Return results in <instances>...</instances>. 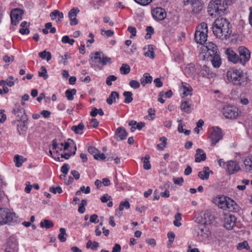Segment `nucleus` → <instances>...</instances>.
<instances>
[{
    "mask_svg": "<svg viewBox=\"0 0 252 252\" xmlns=\"http://www.w3.org/2000/svg\"><path fill=\"white\" fill-rule=\"evenodd\" d=\"M69 168V165L67 163H65L62 166L61 168V171L63 174L67 175Z\"/></svg>",
    "mask_w": 252,
    "mask_h": 252,
    "instance_id": "obj_55",
    "label": "nucleus"
},
{
    "mask_svg": "<svg viewBox=\"0 0 252 252\" xmlns=\"http://www.w3.org/2000/svg\"><path fill=\"white\" fill-rule=\"evenodd\" d=\"M173 182H174V184H175L181 185L184 182V179L182 177L174 178Z\"/></svg>",
    "mask_w": 252,
    "mask_h": 252,
    "instance_id": "obj_62",
    "label": "nucleus"
},
{
    "mask_svg": "<svg viewBox=\"0 0 252 252\" xmlns=\"http://www.w3.org/2000/svg\"><path fill=\"white\" fill-rule=\"evenodd\" d=\"M153 81V77L150 75L148 73H145L143 75V77L141 78V84L144 86L146 84L151 83Z\"/></svg>",
    "mask_w": 252,
    "mask_h": 252,
    "instance_id": "obj_30",
    "label": "nucleus"
},
{
    "mask_svg": "<svg viewBox=\"0 0 252 252\" xmlns=\"http://www.w3.org/2000/svg\"><path fill=\"white\" fill-rule=\"evenodd\" d=\"M244 164V170L246 172L252 173V154L245 158Z\"/></svg>",
    "mask_w": 252,
    "mask_h": 252,
    "instance_id": "obj_21",
    "label": "nucleus"
},
{
    "mask_svg": "<svg viewBox=\"0 0 252 252\" xmlns=\"http://www.w3.org/2000/svg\"><path fill=\"white\" fill-rule=\"evenodd\" d=\"M117 77L115 75H110L106 78V84L108 86H111L112 85V81H114L117 80Z\"/></svg>",
    "mask_w": 252,
    "mask_h": 252,
    "instance_id": "obj_52",
    "label": "nucleus"
},
{
    "mask_svg": "<svg viewBox=\"0 0 252 252\" xmlns=\"http://www.w3.org/2000/svg\"><path fill=\"white\" fill-rule=\"evenodd\" d=\"M121 250V246L118 244H116L113 248L112 252H120Z\"/></svg>",
    "mask_w": 252,
    "mask_h": 252,
    "instance_id": "obj_64",
    "label": "nucleus"
},
{
    "mask_svg": "<svg viewBox=\"0 0 252 252\" xmlns=\"http://www.w3.org/2000/svg\"><path fill=\"white\" fill-rule=\"evenodd\" d=\"M90 221L91 222L93 223H97L99 221V220L98 219V216L96 214L92 215L90 217Z\"/></svg>",
    "mask_w": 252,
    "mask_h": 252,
    "instance_id": "obj_61",
    "label": "nucleus"
},
{
    "mask_svg": "<svg viewBox=\"0 0 252 252\" xmlns=\"http://www.w3.org/2000/svg\"><path fill=\"white\" fill-rule=\"evenodd\" d=\"M239 61L242 64L248 62L251 57L250 51L245 47L241 46L238 48Z\"/></svg>",
    "mask_w": 252,
    "mask_h": 252,
    "instance_id": "obj_8",
    "label": "nucleus"
},
{
    "mask_svg": "<svg viewBox=\"0 0 252 252\" xmlns=\"http://www.w3.org/2000/svg\"><path fill=\"white\" fill-rule=\"evenodd\" d=\"M62 41L64 43H68L72 45L74 43L75 40L73 39H70L68 36L65 35L63 37Z\"/></svg>",
    "mask_w": 252,
    "mask_h": 252,
    "instance_id": "obj_49",
    "label": "nucleus"
},
{
    "mask_svg": "<svg viewBox=\"0 0 252 252\" xmlns=\"http://www.w3.org/2000/svg\"><path fill=\"white\" fill-rule=\"evenodd\" d=\"M214 203L219 208L229 212H237L239 210V207L233 200L224 195L214 198Z\"/></svg>",
    "mask_w": 252,
    "mask_h": 252,
    "instance_id": "obj_2",
    "label": "nucleus"
},
{
    "mask_svg": "<svg viewBox=\"0 0 252 252\" xmlns=\"http://www.w3.org/2000/svg\"><path fill=\"white\" fill-rule=\"evenodd\" d=\"M119 94L116 92H112L109 96L107 98L106 102L109 104L111 105L114 102L116 101V98H119Z\"/></svg>",
    "mask_w": 252,
    "mask_h": 252,
    "instance_id": "obj_29",
    "label": "nucleus"
},
{
    "mask_svg": "<svg viewBox=\"0 0 252 252\" xmlns=\"http://www.w3.org/2000/svg\"><path fill=\"white\" fill-rule=\"evenodd\" d=\"M135 2L142 5H146L150 3L152 0H134Z\"/></svg>",
    "mask_w": 252,
    "mask_h": 252,
    "instance_id": "obj_58",
    "label": "nucleus"
},
{
    "mask_svg": "<svg viewBox=\"0 0 252 252\" xmlns=\"http://www.w3.org/2000/svg\"><path fill=\"white\" fill-rule=\"evenodd\" d=\"M112 199V197L111 196L108 195V194H104L101 198L100 200L103 203H106L108 201Z\"/></svg>",
    "mask_w": 252,
    "mask_h": 252,
    "instance_id": "obj_56",
    "label": "nucleus"
},
{
    "mask_svg": "<svg viewBox=\"0 0 252 252\" xmlns=\"http://www.w3.org/2000/svg\"><path fill=\"white\" fill-rule=\"evenodd\" d=\"M30 25V23H27L26 21H24L21 23V26L22 27L20 30L19 32L22 34H28L30 32L29 29L27 28L28 26H29Z\"/></svg>",
    "mask_w": 252,
    "mask_h": 252,
    "instance_id": "obj_33",
    "label": "nucleus"
},
{
    "mask_svg": "<svg viewBox=\"0 0 252 252\" xmlns=\"http://www.w3.org/2000/svg\"><path fill=\"white\" fill-rule=\"evenodd\" d=\"M129 85L132 88L134 89H138L140 86L139 82L138 81L135 80H131L129 82Z\"/></svg>",
    "mask_w": 252,
    "mask_h": 252,
    "instance_id": "obj_51",
    "label": "nucleus"
},
{
    "mask_svg": "<svg viewBox=\"0 0 252 252\" xmlns=\"http://www.w3.org/2000/svg\"><path fill=\"white\" fill-rule=\"evenodd\" d=\"M24 11L19 9H14L11 12L10 17L11 24L16 25L22 20Z\"/></svg>",
    "mask_w": 252,
    "mask_h": 252,
    "instance_id": "obj_10",
    "label": "nucleus"
},
{
    "mask_svg": "<svg viewBox=\"0 0 252 252\" xmlns=\"http://www.w3.org/2000/svg\"><path fill=\"white\" fill-rule=\"evenodd\" d=\"M12 113L18 118V121L22 120L24 114H25V110L23 108L20 107L16 106L13 110Z\"/></svg>",
    "mask_w": 252,
    "mask_h": 252,
    "instance_id": "obj_25",
    "label": "nucleus"
},
{
    "mask_svg": "<svg viewBox=\"0 0 252 252\" xmlns=\"http://www.w3.org/2000/svg\"><path fill=\"white\" fill-rule=\"evenodd\" d=\"M79 12L78 8H73L69 12L68 17L70 21L71 25H76L78 24V20L76 18L77 14Z\"/></svg>",
    "mask_w": 252,
    "mask_h": 252,
    "instance_id": "obj_16",
    "label": "nucleus"
},
{
    "mask_svg": "<svg viewBox=\"0 0 252 252\" xmlns=\"http://www.w3.org/2000/svg\"><path fill=\"white\" fill-rule=\"evenodd\" d=\"M200 32H204L208 33V27L206 23L203 22L201 23L197 27V30Z\"/></svg>",
    "mask_w": 252,
    "mask_h": 252,
    "instance_id": "obj_45",
    "label": "nucleus"
},
{
    "mask_svg": "<svg viewBox=\"0 0 252 252\" xmlns=\"http://www.w3.org/2000/svg\"><path fill=\"white\" fill-rule=\"evenodd\" d=\"M200 75L207 78H213L216 76V74L212 72L206 65H203L200 72Z\"/></svg>",
    "mask_w": 252,
    "mask_h": 252,
    "instance_id": "obj_17",
    "label": "nucleus"
},
{
    "mask_svg": "<svg viewBox=\"0 0 252 252\" xmlns=\"http://www.w3.org/2000/svg\"><path fill=\"white\" fill-rule=\"evenodd\" d=\"M15 162V165L17 167H19L22 165V163L27 160L26 158H24L23 156L19 155H15L14 159Z\"/></svg>",
    "mask_w": 252,
    "mask_h": 252,
    "instance_id": "obj_32",
    "label": "nucleus"
},
{
    "mask_svg": "<svg viewBox=\"0 0 252 252\" xmlns=\"http://www.w3.org/2000/svg\"><path fill=\"white\" fill-rule=\"evenodd\" d=\"M38 55L40 58L43 60L46 59L47 62H49L52 58L51 53L46 50L40 52Z\"/></svg>",
    "mask_w": 252,
    "mask_h": 252,
    "instance_id": "obj_36",
    "label": "nucleus"
},
{
    "mask_svg": "<svg viewBox=\"0 0 252 252\" xmlns=\"http://www.w3.org/2000/svg\"><path fill=\"white\" fill-rule=\"evenodd\" d=\"M185 4L190 3L192 5V12L195 14L200 13L203 8L201 0H185Z\"/></svg>",
    "mask_w": 252,
    "mask_h": 252,
    "instance_id": "obj_11",
    "label": "nucleus"
},
{
    "mask_svg": "<svg viewBox=\"0 0 252 252\" xmlns=\"http://www.w3.org/2000/svg\"><path fill=\"white\" fill-rule=\"evenodd\" d=\"M213 174V171L210 170L208 166H205L203 171H200L198 173V176L203 180H207L209 177V174Z\"/></svg>",
    "mask_w": 252,
    "mask_h": 252,
    "instance_id": "obj_23",
    "label": "nucleus"
},
{
    "mask_svg": "<svg viewBox=\"0 0 252 252\" xmlns=\"http://www.w3.org/2000/svg\"><path fill=\"white\" fill-rule=\"evenodd\" d=\"M146 31L147 33L145 35V38L147 39H149L151 38V34H153L154 32V29L151 26H148L146 28Z\"/></svg>",
    "mask_w": 252,
    "mask_h": 252,
    "instance_id": "obj_47",
    "label": "nucleus"
},
{
    "mask_svg": "<svg viewBox=\"0 0 252 252\" xmlns=\"http://www.w3.org/2000/svg\"><path fill=\"white\" fill-rule=\"evenodd\" d=\"M185 71L186 73L189 75H193L194 72L193 65L192 64L188 65L185 68Z\"/></svg>",
    "mask_w": 252,
    "mask_h": 252,
    "instance_id": "obj_48",
    "label": "nucleus"
},
{
    "mask_svg": "<svg viewBox=\"0 0 252 252\" xmlns=\"http://www.w3.org/2000/svg\"><path fill=\"white\" fill-rule=\"evenodd\" d=\"M130 67L126 63H124L120 68V71L122 74L126 75L130 72Z\"/></svg>",
    "mask_w": 252,
    "mask_h": 252,
    "instance_id": "obj_38",
    "label": "nucleus"
},
{
    "mask_svg": "<svg viewBox=\"0 0 252 252\" xmlns=\"http://www.w3.org/2000/svg\"><path fill=\"white\" fill-rule=\"evenodd\" d=\"M210 56L213 57L211 60L213 65L215 67H219L221 64V60L219 55L217 53L215 54V55H212V56Z\"/></svg>",
    "mask_w": 252,
    "mask_h": 252,
    "instance_id": "obj_27",
    "label": "nucleus"
},
{
    "mask_svg": "<svg viewBox=\"0 0 252 252\" xmlns=\"http://www.w3.org/2000/svg\"><path fill=\"white\" fill-rule=\"evenodd\" d=\"M154 82L155 84V86L157 88H160L162 86L163 83L161 81L160 78H157L155 79L154 81Z\"/></svg>",
    "mask_w": 252,
    "mask_h": 252,
    "instance_id": "obj_63",
    "label": "nucleus"
},
{
    "mask_svg": "<svg viewBox=\"0 0 252 252\" xmlns=\"http://www.w3.org/2000/svg\"><path fill=\"white\" fill-rule=\"evenodd\" d=\"M196 229L198 236L202 241H205L211 236V232L204 224L198 225Z\"/></svg>",
    "mask_w": 252,
    "mask_h": 252,
    "instance_id": "obj_9",
    "label": "nucleus"
},
{
    "mask_svg": "<svg viewBox=\"0 0 252 252\" xmlns=\"http://www.w3.org/2000/svg\"><path fill=\"white\" fill-rule=\"evenodd\" d=\"M127 135V132L123 127H119L116 130L115 136L117 139L119 138L121 140H124L126 139Z\"/></svg>",
    "mask_w": 252,
    "mask_h": 252,
    "instance_id": "obj_22",
    "label": "nucleus"
},
{
    "mask_svg": "<svg viewBox=\"0 0 252 252\" xmlns=\"http://www.w3.org/2000/svg\"><path fill=\"white\" fill-rule=\"evenodd\" d=\"M88 150L89 153H90L92 155H93L94 156V154H97V153L99 152L98 149H97L96 148L93 146H90L88 148Z\"/></svg>",
    "mask_w": 252,
    "mask_h": 252,
    "instance_id": "obj_57",
    "label": "nucleus"
},
{
    "mask_svg": "<svg viewBox=\"0 0 252 252\" xmlns=\"http://www.w3.org/2000/svg\"><path fill=\"white\" fill-rule=\"evenodd\" d=\"M181 87L183 89V94L185 96H187L188 95H191L190 93L192 91V89L191 87L188 84L184 82H182V86Z\"/></svg>",
    "mask_w": 252,
    "mask_h": 252,
    "instance_id": "obj_31",
    "label": "nucleus"
},
{
    "mask_svg": "<svg viewBox=\"0 0 252 252\" xmlns=\"http://www.w3.org/2000/svg\"><path fill=\"white\" fill-rule=\"evenodd\" d=\"M40 225L41 227H44L46 229H48L53 227L54 224L50 220H44L40 222Z\"/></svg>",
    "mask_w": 252,
    "mask_h": 252,
    "instance_id": "obj_39",
    "label": "nucleus"
},
{
    "mask_svg": "<svg viewBox=\"0 0 252 252\" xmlns=\"http://www.w3.org/2000/svg\"><path fill=\"white\" fill-rule=\"evenodd\" d=\"M194 39L197 43L203 44L207 39V33L196 30L194 34Z\"/></svg>",
    "mask_w": 252,
    "mask_h": 252,
    "instance_id": "obj_14",
    "label": "nucleus"
},
{
    "mask_svg": "<svg viewBox=\"0 0 252 252\" xmlns=\"http://www.w3.org/2000/svg\"><path fill=\"white\" fill-rule=\"evenodd\" d=\"M206 48L207 49V54L210 56L215 55V54L218 53L217 46L212 42L208 43V44L206 46Z\"/></svg>",
    "mask_w": 252,
    "mask_h": 252,
    "instance_id": "obj_26",
    "label": "nucleus"
},
{
    "mask_svg": "<svg viewBox=\"0 0 252 252\" xmlns=\"http://www.w3.org/2000/svg\"><path fill=\"white\" fill-rule=\"evenodd\" d=\"M41 69L42 71L38 72V76L43 77L44 79H46L48 77V75L47 74L46 69L43 66H41Z\"/></svg>",
    "mask_w": 252,
    "mask_h": 252,
    "instance_id": "obj_50",
    "label": "nucleus"
},
{
    "mask_svg": "<svg viewBox=\"0 0 252 252\" xmlns=\"http://www.w3.org/2000/svg\"><path fill=\"white\" fill-rule=\"evenodd\" d=\"M150 156L146 155L145 157L141 158L142 161L144 163L143 167L145 170H149L151 168V165L149 161Z\"/></svg>",
    "mask_w": 252,
    "mask_h": 252,
    "instance_id": "obj_34",
    "label": "nucleus"
},
{
    "mask_svg": "<svg viewBox=\"0 0 252 252\" xmlns=\"http://www.w3.org/2000/svg\"><path fill=\"white\" fill-rule=\"evenodd\" d=\"M213 33L219 38L227 39L232 34V26L225 18H218L212 25Z\"/></svg>",
    "mask_w": 252,
    "mask_h": 252,
    "instance_id": "obj_1",
    "label": "nucleus"
},
{
    "mask_svg": "<svg viewBox=\"0 0 252 252\" xmlns=\"http://www.w3.org/2000/svg\"><path fill=\"white\" fill-rule=\"evenodd\" d=\"M227 79L235 85L240 86L247 82V76L241 70L231 68L226 74Z\"/></svg>",
    "mask_w": 252,
    "mask_h": 252,
    "instance_id": "obj_3",
    "label": "nucleus"
},
{
    "mask_svg": "<svg viewBox=\"0 0 252 252\" xmlns=\"http://www.w3.org/2000/svg\"><path fill=\"white\" fill-rule=\"evenodd\" d=\"M236 220V217L233 215H230L225 219L224 226L227 229H231L235 226Z\"/></svg>",
    "mask_w": 252,
    "mask_h": 252,
    "instance_id": "obj_15",
    "label": "nucleus"
},
{
    "mask_svg": "<svg viewBox=\"0 0 252 252\" xmlns=\"http://www.w3.org/2000/svg\"><path fill=\"white\" fill-rule=\"evenodd\" d=\"M124 207H125L126 209L130 208V204L128 201L126 200L125 201H122L120 203L119 207V210L122 211L124 209Z\"/></svg>",
    "mask_w": 252,
    "mask_h": 252,
    "instance_id": "obj_44",
    "label": "nucleus"
},
{
    "mask_svg": "<svg viewBox=\"0 0 252 252\" xmlns=\"http://www.w3.org/2000/svg\"><path fill=\"white\" fill-rule=\"evenodd\" d=\"M227 8V5L221 0H212L208 4V12L212 16L214 12L218 14H223Z\"/></svg>",
    "mask_w": 252,
    "mask_h": 252,
    "instance_id": "obj_4",
    "label": "nucleus"
},
{
    "mask_svg": "<svg viewBox=\"0 0 252 252\" xmlns=\"http://www.w3.org/2000/svg\"><path fill=\"white\" fill-rule=\"evenodd\" d=\"M60 231V233L58 235V238L61 242H64L66 240V238L64 237L65 235H66L65 229L64 228H61Z\"/></svg>",
    "mask_w": 252,
    "mask_h": 252,
    "instance_id": "obj_42",
    "label": "nucleus"
},
{
    "mask_svg": "<svg viewBox=\"0 0 252 252\" xmlns=\"http://www.w3.org/2000/svg\"><path fill=\"white\" fill-rule=\"evenodd\" d=\"M13 214L6 208H0V225L7 223L13 220Z\"/></svg>",
    "mask_w": 252,
    "mask_h": 252,
    "instance_id": "obj_7",
    "label": "nucleus"
},
{
    "mask_svg": "<svg viewBox=\"0 0 252 252\" xmlns=\"http://www.w3.org/2000/svg\"><path fill=\"white\" fill-rule=\"evenodd\" d=\"M76 93V90L75 89L72 90H67L66 91L65 94V95L68 100L73 99V95Z\"/></svg>",
    "mask_w": 252,
    "mask_h": 252,
    "instance_id": "obj_40",
    "label": "nucleus"
},
{
    "mask_svg": "<svg viewBox=\"0 0 252 252\" xmlns=\"http://www.w3.org/2000/svg\"><path fill=\"white\" fill-rule=\"evenodd\" d=\"M91 60L93 62L95 63H98L102 66L112 63L111 58L105 56L104 54L101 52H95L94 53V56L92 57Z\"/></svg>",
    "mask_w": 252,
    "mask_h": 252,
    "instance_id": "obj_6",
    "label": "nucleus"
},
{
    "mask_svg": "<svg viewBox=\"0 0 252 252\" xmlns=\"http://www.w3.org/2000/svg\"><path fill=\"white\" fill-rule=\"evenodd\" d=\"M228 171L229 174H233L240 170L238 164L234 161H230L227 164Z\"/></svg>",
    "mask_w": 252,
    "mask_h": 252,
    "instance_id": "obj_20",
    "label": "nucleus"
},
{
    "mask_svg": "<svg viewBox=\"0 0 252 252\" xmlns=\"http://www.w3.org/2000/svg\"><path fill=\"white\" fill-rule=\"evenodd\" d=\"M222 114L226 119H234L239 116L238 108L234 105L225 106L222 111Z\"/></svg>",
    "mask_w": 252,
    "mask_h": 252,
    "instance_id": "obj_5",
    "label": "nucleus"
},
{
    "mask_svg": "<svg viewBox=\"0 0 252 252\" xmlns=\"http://www.w3.org/2000/svg\"><path fill=\"white\" fill-rule=\"evenodd\" d=\"M84 128V125L83 123H80L78 126H73L71 129L74 131L76 134H79L80 130H82Z\"/></svg>",
    "mask_w": 252,
    "mask_h": 252,
    "instance_id": "obj_43",
    "label": "nucleus"
},
{
    "mask_svg": "<svg viewBox=\"0 0 252 252\" xmlns=\"http://www.w3.org/2000/svg\"><path fill=\"white\" fill-rule=\"evenodd\" d=\"M154 50V46L152 45H149L148 46V51L145 53V56L146 57H150L151 59H154L155 58V54Z\"/></svg>",
    "mask_w": 252,
    "mask_h": 252,
    "instance_id": "obj_37",
    "label": "nucleus"
},
{
    "mask_svg": "<svg viewBox=\"0 0 252 252\" xmlns=\"http://www.w3.org/2000/svg\"><path fill=\"white\" fill-rule=\"evenodd\" d=\"M7 247L9 249L14 250L17 247L16 240L14 238H10L7 241Z\"/></svg>",
    "mask_w": 252,
    "mask_h": 252,
    "instance_id": "obj_41",
    "label": "nucleus"
},
{
    "mask_svg": "<svg viewBox=\"0 0 252 252\" xmlns=\"http://www.w3.org/2000/svg\"><path fill=\"white\" fill-rule=\"evenodd\" d=\"M132 93L131 92H124L123 95L125 97L124 102L126 104L131 102L133 100Z\"/></svg>",
    "mask_w": 252,
    "mask_h": 252,
    "instance_id": "obj_35",
    "label": "nucleus"
},
{
    "mask_svg": "<svg viewBox=\"0 0 252 252\" xmlns=\"http://www.w3.org/2000/svg\"><path fill=\"white\" fill-rule=\"evenodd\" d=\"M6 81L4 80H0V85H2L3 87V92L4 94L8 93L9 91L8 88L6 86Z\"/></svg>",
    "mask_w": 252,
    "mask_h": 252,
    "instance_id": "obj_59",
    "label": "nucleus"
},
{
    "mask_svg": "<svg viewBox=\"0 0 252 252\" xmlns=\"http://www.w3.org/2000/svg\"><path fill=\"white\" fill-rule=\"evenodd\" d=\"M152 15L156 20H162L166 18V13L164 9L157 7L153 10Z\"/></svg>",
    "mask_w": 252,
    "mask_h": 252,
    "instance_id": "obj_13",
    "label": "nucleus"
},
{
    "mask_svg": "<svg viewBox=\"0 0 252 252\" xmlns=\"http://www.w3.org/2000/svg\"><path fill=\"white\" fill-rule=\"evenodd\" d=\"M49 191L54 194H56L57 192L58 193H61L62 192V189L60 187H57V188L52 187L50 188Z\"/></svg>",
    "mask_w": 252,
    "mask_h": 252,
    "instance_id": "obj_53",
    "label": "nucleus"
},
{
    "mask_svg": "<svg viewBox=\"0 0 252 252\" xmlns=\"http://www.w3.org/2000/svg\"><path fill=\"white\" fill-rule=\"evenodd\" d=\"M94 158L97 160L99 158L101 160H104L106 158V157L103 153L100 154L98 152L97 154L94 155Z\"/></svg>",
    "mask_w": 252,
    "mask_h": 252,
    "instance_id": "obj_60",
    "label": "nucleus"
},
{
    "mask_svg": "<svg viewBox=\"0 0 252 252\" xmlns=\"http://www.w3.org/2000/svg\"><path fill=\"white\" fill-rule=\"evenodd\" d=\"M127 31L131 33L130 38H132L133 37L136 36V30L135 28L132 26H129L127 28Z\"/></svg>",
    "mask_w": 252,
    "mask_h": 252,
    "instance_id": "obj_54",
    "label": "nucleus"
},
{
    "mask_svg": "<svg viewBox=\"0 0 252 252\" xmlns=\"http://www.w3.org/2000/svg\"><path fill=\"white\" fill-rule=\"evenodd\" d=\"M225 54L227 56V58L230 62L236 63L239 61V56L230 49H227L225 51Z\"/></svg>",
    "mask_w": 252,
    "mask_h": 252,
    "instance_id": "obj_19",
    "label": "nucleus"
},
{
    "mask_svg": "<svg viewBox=\"0 0 252 252\" xmlns=\"http://www.w3.org/2000/svg\"><path fill=\"white\" fill-rule=\"evenodd\" d=\"M204 220L202 221V224H211L213 223L215 220V217L213 212L207 210L204 214Z\"/></svg>",
    "mask_w": 252,
    "mask_h": 252,
    "instance_id": "obj_18",
    "label": "nucleus"
},
{
    "mask_svg": "<svg viewBox=\"0 0 252 252\" xmlns=\"http://www.w3.org/2000/svg\"><path fill=\"white\" fill-rule=\"evenodd\" d=\"M180 108L182 111L187 113H189L191 111V104L189 103V101H184L181 103Z\"/></svg>",
    "mask_w": 252,
    "mask_h": 252,
    "instance_id": "obj_28",
    "label": "nucleus"
},
{
    "mask_svg": "<svg viewBox=\"0 0 252 252\" xmlns=\"http://www.w3.org/2000/svg\"><path fill=\"white\" fill-rule=\"evenodd\" d=\"M243 249H246V250H249L250 249L249 244L247 241H244L242 243H239L237 246L238 250H241Z\"/></svg>",
    "mask_w": 252,
    "mask_h": 252,
    "instance_id": "obj_46",
    "label": "nucleus"
},
{
    "mask_svg": "<svg viewBox=\"0 0 252 252\" xmlns=\"http://www.w3.org/2000/svg\"><path fill=\"white\" fill-rule=\"evenodd\" d=\"M222 137L221 130L218 127L214 128L213 131L210 136L212 141L211 145L214 146Z\"/></svg>",
    "mask_w": 252,
    "mask_h": 252,
    "instance_id": "obj_12",
    "label": "nucleus"
},
{
    "mask_svg": "<svg viewBox=\"0 0 252 252\" xmlns=\"http://www.w3.org/2000/svg\"><path fill=\"white\" fill-rule=\"evenodd\" d=\"M196 153L195 155V161L196 162H199L201 160L204 161L206 160V154L202 149H197L196 151Z\"/></svg>",
    "mask_w": 252,
    "mask_h": 252,
    "instance_id": "obj_24",
    "label": "nucleus"
}]
</instances>
